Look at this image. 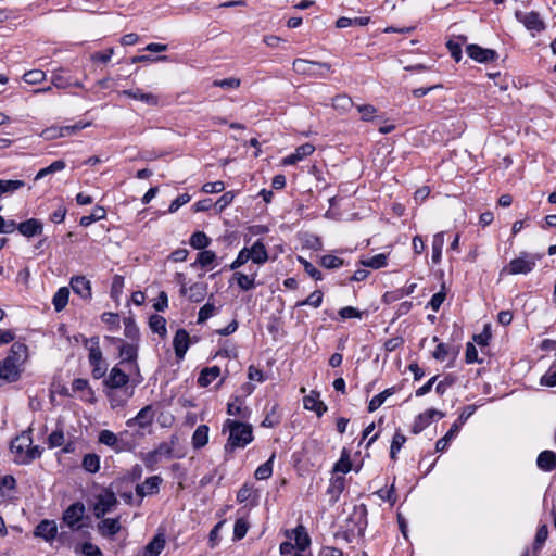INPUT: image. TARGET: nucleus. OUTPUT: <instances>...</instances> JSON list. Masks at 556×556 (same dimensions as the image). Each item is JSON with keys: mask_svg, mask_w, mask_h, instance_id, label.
Instances as JSON below:
<instances>
[{"mask_svg": "<svg viewBox=\"0 0 556 556\" xmlns=\"http://www.w3.org/2000/svg\"><path fill=\"white\" fill-rule=\"evenodd\" d=\"M215 260H216L215 252L204 249L198 253L197 261L192 264V266H195L197 264H199L202 267H206V266L211 265Z\"/></svg>", "mask_w": 556, "mask_h": 556, "instance_id": "4d7b16f0", "label": "nucleus"}, {"mask_svg": "<svg viewBox=\"0 0 556 556\" xmlns=\"http://www.w3.org/2000/svg\"><path fill=\"white\" fill-rule=\"evenodd\" d=\"M137 384L130 386L125 389H109L106 396L112 408L123 407L128 400L134 395V390Z\"/></svg>", "mask_w": 556, "mask_h": 556, "instance_id": "f8f14e48", "label": "nucleus"}, {"mask_svg": "<svg viewBox=\"0 0 556 556\" xmlns=\"http://www.w3.org/2000/svg\"><path fill=\"white\" fill-rule=\"evenodd\" d=\"M460 430V425L458 422H454L450 430L445 433V435L439 439L435 443V450L438 452H443L447 448L451 441L457 435Z\"/></svg>", "mask_w": 556, "mask_h": 556, "instance_id": "f704fd0d", "label": "nucleus"}, {"mask_svg": "<svg viewBox=\"0 0 556 556\" xmlns=\"http://www.w3.org/2000/svg\"><path fill=\"white\" fill-rule=\"evenodd\" d=\"M106 212L102 206H96L90 215H85L80 218L79 224L83 227H88L92 223L105 218Z\"/></svg>", "mask_w": 556, "mask_h": 556, "instance_id": "79ce46f5", "label": "nucleus"}, {"mask_svg": "<svg viewBox=\"0 0 556 556\" xmlns=\"http://www.w3.org/2000/svg\"><path fill=\"white\" fill-rule=\"evenodd\" d=\"M206 285L203 282H195L187 288L185 285L180 288V293L187 295L192 302H201L206 295Z\"/></svg>", "mask_w": 556, "mask_h": 556, "instance_id": "4be33fe9", "label": "nucleus"}, {"mask_svg": "<svg viewBox=\"0 0 556 556\" xmlns=\"http://www.w3.org/2000/svg\"><path fill=\"white\" fill-rule=\"evenodd\" d=\"M35 535L51 542L58 535V527L54 520L45 519L35 529Z\"/></svg>", "mask_w": 556, "mask_h": 556, "instance_id": "aec40b11", "label": "nucleus"}, {"mask_svg": "<svg viewBox=\"0 0 556 556\" xmlns=\"http://www.w3.org/2000/svg\"><path fill=\"white\" fill-rule=\"evenodd\" d=\"M292 533L295 541L294 546L300 551H305L311 544V538L304 526L299 525L295 529L292 530Z\"/></svg>", "mask_w": 556, "mask_h": 556, "instance_id": "2f4dec72", "label": "nucleus"}, {"mask_svg": "<svg viewBox=\"0 0 556 556\" xmlns=\"http://www.w3.org/2000/svg\"><path fill=\"white\" fill-rule=\"evenodd\" d=\"M124 333L128 339H130V342L138 343L139 329L131 317L124 318Z\"/></svg>", "mask_w": 556, "mask_h": 556, "instance_id": "09e8293b", "label": "nucleus"}, {"mask_svg": "<svg viewBox=\"0 0 556 556\" xmlns=\"http://www.w3.org/2000/svg\"><path fill=\"white\" fill-rule=\"evenodd\" d=\"M406 442V437L402 434L401 432H396L393 435L391 447H390V457L394 459L396 457V454L400 452L404 443Z\"/></svg>", "mask_w": 556, "mask_h": 556, "instance_id": "e2e57ef3", "label": "nucleus"}, {"mask_svg": "<svg viewBox=\"0 0 556 556\" xmlns=\"http://www.w3.org/2000/svg\"><path fill=\"white\" fill-rule=\"evenodd\" d=\"M466 51L471 59L479 63L492 62L498 58L495 50L482 48L478 45H468Z\"/></svg>", "mask_w": 556, "mask_h": 556, "instance_id": "4468645a", "label": "nucleus"}, {"mask_svg": "<svg viewBox=\"0 0 556 556\" xmlns=\"http://www.w3.org/2000/svg\"><path fill=\"white\" fill-rule=\"evenodd\" d=\"M249 250L253 263L262 265L268 261V252L262 240H256Z\"/></svg>", "mask_w": 556, "mask_h": 556, "instance_id": "bb28decb", "label": "nucleus"}, {"mask_svg": "<svg viewBox=\"0 0 556 556\" xmlns=\"http://www.w3.org/2000/svg\"><path fill=\"white\" fill-rule=\"evenodd\" d=\"M515 17L518 22L522 23L523 26L530 31H543L545 29V23L541 18L540 14L535 11L522 13L517 11Z\"/></svg>", "mask_w": 556, "mask_h": 556, "instance_id": "9b49d317", "label": "nucleus"}, {"mask_svg": "<svg viewBox=\"0 0 556 556\" xmlns=\"http://www.w3.org/2000/svg\"><path fill=\"white\" fill-rule=\"evenodd\" d=\"M150 328L160 336L166 334V319L160 315H152L149 320Z\"/></svg>", "mask_w": 556, "mask_h": 556, "instance_id": "5fc2aeb1", "label": "nucleus"}, {"mask_svg": "<svg viewBox=\"0 0 556 556\" xmlns=\"http://www.w3.org/2000/svg\"><path fill=\"white\" fill-rule=\"evenodd\" d=\"M63 72V68H59L58 71H54L51 75V85L58 89H65L72 86L71 77L64 76Z\"/></svg>", "mask_w": 556, "mask_h": 556, "instance_id": "37998d69", "label": "nucleus"}, {"mask_svg": "<svg viewBox=\"0 0 556 556\" xmlns=\"http://www.w3.org/2000/svg\"><path fill=\"white\" fill-rule=\"evenodd\" d=\"M274 458H275V454H273L267 462H265L264 464L260 465L256 468V470L254 472V477L257 480H266L273 475Z\"/></svg>", "mask_w": 556, "mask_h": 556, "instance_id": "3c124183", "label": "nucleus"}, {"mask_svg": "<svg viewBox=\"0 0 556 556\" xmlns=\"http://www.w3.org/2000/svg\"><path fill=\"white\" fill-rule=\"evenodd\" d=\"M31 444V430L23 431L12 440L10 448L14 454V462L16 464L27 465L41 456L43 448L39 445L33 446Z\"/></svg>", "mask_w": 556, "mask_h": 556, "instance_id": "f03ea898", "label": "nucleus"}, {"mask_svg": "<svg viewBox=\"0 0 556 556\" xmlns=\"http://www.w3.org/2000/svg\"><path fill=\"white\" fill-rule=\"evenodd\" d=\"M256 273L252 275H245L241 271H235L232 278L237 281V285L242 291H250L256 287Z\"/></svg>", "mask_w": 556, "mask_h": 556, "instance_id": "473e14b6", "label": "nucleus"}, {"mask_svg": "<svg viewBox=\"0 0 556 556\" xmlns=\"http://www.w3.org/2000/svg\"><path fill=\"white\" fill-rule=\"evenodd\" d=\"M303 403L306 409L315 412L319 417L327 412V406L313 395L305 396Z\"/></svg>", "mask_w": 556, "mask_h": 556, "instance_id": "c03bdc74", "label": "nucleus"}, {"mask_svg": "<svg viewBox=\"0 0 556 556\" xmlns=\"http://www.w3.org/2000/svg\"><path fill=\"white\" fill-rule=\"evenodd\" d=\"M165 547L163 534L155 535L144 547L143 556H159Z\"/></svg>", "mask_w": 556, "mask_h": 556, "instance_id": "c756f323", "label": "nucleus"}, {"mask_svg": "<svg viewBox=\"0 0 556 556\" xmlns=\"http://www.w3.org/2000/svg\"><path fill=\"white\" fill-rule=\"evenodd\" d=\"M538 467L543 471H552L556 468V454L553 451H543L536 458Z\"/></svg>", "mask_w": 556, "mask_h": 556, "instance_id": "c85d7f7f", "label": "nucleus"}, {"mask_svg": "<svg viewBox=\"0 0 556 556\" xmlns=\"http://www.w3.org/2000/svg\"><path fill=\"white\" fill-rule=\"evenodd\" d=\"M85 515V505L81 502H76L70 505L63 513L62 521L72 530H79V523Z\"/></svg>", "mask_w": 556, "mask_h": 556, "instance_id": "6e6552de", "label": "nucleus"}, {"mask_svg": "<svg viewBox=\"0 0 556 556\" xmlns=\"http://www.w3.org/2000/svg\"><path fill=\"white\" fill-rule=\"evenodd\" d=\"M23 79L29 85H36L46 79V73L41 70H31L24 74Z\"/></svg>", "mask_w": 556, "mask_h": 556, "instance_id": "052dcab7", "label": "nucleus"}, {"mask_svg": "<svg viewBox=\"0 0 556 556\" xmlns=\"http://www.w3.org/2000/svg\"><path fill=\"white\" fill-rule=\"evenodd\" d=\"M217 308L214 304L206 303L203 305L198 314V324H203L210 317H212L216 313Z\"/></svg>", "mask_w": 556, "mask_h": 556, "instance_id": "338daca9", "label": "nucleus"}, {"mask_svg": "<svg viewBox=\"0 0 556 556\" xmlns=\"http://www.w3.org/2000/svg\"><path fill=\"white\" fill-rule=\"evenodd\" d=\"M16 229L23 236L30 238L42 232V224L36 218H30L16 225Z\"/></svg>", "mask_w": 556, "mask_h": 556, "instance_id": "393cba45", "label": "nucleus"}, {"mask_svg": "<svg viewBox=\"0 0 556 556\" xmlns=\"http://www.w3.org/2000/svg\"><path fill=\"white\" fill-rule=\"evenodd\" d=\"M80 551L85 556H103L102 551L90 542H85L80 547H76V552Z\"/></svg>", "mask_w": 556, "mask_h": 556, "instance_id": "774afa93", "label": "nucleus"}, {"mask_svg": "<svg viewBox=\"0 0 556 556\" xmlns=\"http://www.w3.org/2000/svg\"><path fill=\"white\" fill-rule=\"evenodd\" d=\"M190 245L197 250H204L210 245L211 239L203 231H195L189 240Z\"/></svg>", "mask_w": 556, "mask_h": 556, "instance_id": "49530a36", "label": "nucleus"}, {"mask_svg": "<svg viewBox=\"0 0 556 556\" xmlns=\"http://www.w3.org/2000/svg\"><path fill=\"white\" fill-rule=\"evenodd\" d=\"M83 343L89 351L88 359L92 368V377L94 379L104 377L108 365L103 358L99 337L84 338Z\"/></svg>", "mask_w": 556, "mask_h": 556, "instance_id": "7ed1b4c3", "label": "nucleus"}, {"mask_svg": "<svg viewBox=\"0 0 556 556\" xmlns=\"http://www.w3.org/2000/svg\"><path fill=\"white\" fill-rule=\"evenodd\" d=\"M27 357V346L22 342H14L11 345L9 355L4 361H10L20 367L21 363Z\"/></svg>", "mask_w": 556, "mask_h": 556, "instance_id": "cd10ccee", "label": "nucleus"}, {"mask_svg": "<svg viewBox=\"0 0 556 556\" xmlns=\"http://www.w3.org/2000/svg\"><path fill=\"white\" fill-rule=\"evenodd\" d=\"M23 180H3L0 179V194L13 193L14 191L24 187Z\"/></svg>", "mask_w": 556, "mask_h": 556, "instance_id": "13d9d810", "label": "nucleus"}, {"mask_svg": "<svg viewBox=\"0 0 556 556\" xmlns=\"http://www.w3.org/2000/svg\"><path fill=\"white\" fill-rule=\"evenodd\" d=\"M90 125H91L90 122H86V123L77 122L73 125L60 126L59 135H61L63 137L72 136V135L78 132L79 130L89 127Z\"/></svg>", "mask_w": 556, "mask_h": 556, "instance_id": "6e6d98bb", "label": "nucleus"}, {"mask_svg": "<svg viewBox=\"0 0 556 556\" xmlns=\"http://www.w3.org/2000/svg\"><path fill=\"white\" fill-rule=\"evenodd\" d=\"M251 260L249 248H243L238 253L236 260L229 265L230 270H236Z\"/></svg>", "mask_w": 556, "mask_h": 556, "instance_id": "680f3d73", "label": "nucleus"}, {"mask_svg": "<svg viewBox=\"0 0 556 556\" xmlns=\"http://www.w3.org/2000/svg\"><path fill=\"white\" fill-rule=\"evenodd\" d=\"M190 345V336L185 329H178L173 339V346L177 359L181 361Z\"/></svg>", "mask_w": 556, "mask_h": 556, "instance_id": "2eb2a0df", "label": "nucleus"}, {"mask_svg": "<svg viewBox=\"0 0 556 556\" xmlns=\"http://www.w3.org/2000/svg\"><path fill=\"white\" fill-rule=\"evenodd\" d=\"M315 151V147L312 143L301 144L295 151L283 159L285 165H294L302 161L304 157L311 155Z\"/></svg>", "mask_w": 556, "mask_h": 556, "instance_id": "b1692460", "label": "nucleus"}, {"mask_svg": "<svg viewBox=\"0 0 556 556\" xmlns=\"http://www.w3.org/2000/svg\"><path fill=\"white\" fill-rule=\"evenodd\" d=\"M332 106L340 113H346L354 106V103L349 96L338 94L332 99Z\"/></svg>", "mask_w": 556, "mask_h": 556, "instance_id": "a19ab883", "label": "nucleus"}, {"mask_svg": "<svg viewBox=\"0 0 556 556\" xmlns=\"http://www.w3.org/2000/svg\"><path fill=\"white\" fill-rule=\"evenodd\" d=\"M118 501L113 491L105 489L102 493L96 496V502L92 505L93 516L97 519L103 518L106 514L111 513Z\"/></svg>", "mask_w": 556, "mask_h": 556, "instance_id": "0eeeda50", "label": "nucleus"}, {"mask_svg": "<svg viewBox=\"0 0 556 556\" xmlns=\"http://www.w3.org/2000/svg\"><path fill=\"white\" fill-rule=\"evenodd\" d=\"M229 432L227 443L225 444V452L229 453L236 448H243L253 441V429L250 424L226 419L223 425V430Z\"/></svg>", "mask_w": 556, "mask_h": 556, "instance_id": "f257e3e1", "label": "nucleus"}, {"mask_svg": "<svg viewBox=\"0 0 556 556\" xmlns=\"http://www.w3.org/2000/svg\"><path fill=\"white\" fill-rule=\"evenodd\" d=\"M444 245V232H438L433 236L432 240V255L431 260L434 264H439L441 262L442 250Z\"/></svg>", "mask_w": 556, "mask_h": 556, "instance_id": "4c0bfd02", "label": "nucleus"}, {"mask_svg": "<svg viewBox=\"0 0 556 556\" xmlns=\"http://www.w3.org/2000/svg\"><path fill=\"white\" fill-rule=\"evenodd\" d=\"M73 291L84 300L91 299V283L85 276H74L70 282Z\"/></svg>", "mask_w": 556, "mask_h": 556, "instance_id": "6ab92c4d", "label": "nucleus"}, {"mask_svg": "<svg viewBox=\"0 0 556 556\" xmlns=\"http://www.w3.org/2000/svg\"><path fill=\"white\" fill-rule=\"evenodd\" d=\"M138 349L139 345L136 342H121L118 345V352L121 357L119 364H129L135 370V375L132 376V383L139 384L142 381V376L140 374L139 365L137 363L138 359Z\"/></svg>", "mask_w": 556, "mask_h": 556, "instance_id": "423d86ee", "label": "nucleus"}, {"mask_svg": "<svg viewBox=\"0 0 556 556\" xmlns=\"http://www.w3.org/2000/svg\"><path fill=\"white\" fill-rule=\"evenodd\" d=\"M21 376V369L10 361L0 362V386L16 381Z\"/></svg>", "mask_w": 556, "mask_h": 556, "instance_id": "f3484780", "label": "nucleus"}, {"mask_svg": "<svg viewBox=\"0 0 556 556\" xmlns=\"http://www.w3.org/2000/svg\"><path fill=\"white\" fill-rule=\"evenodd\" d=\"M162 481L163 480L160 476H152L147 478L142 484H138L136 486L137 495L142 498L147 495L159 493Z\"/></svg>", "mask_w": 556, "mask_h": 556, "instance_id": "a211bd4d", "label": "nucleus"}, {"mask_svg": "<svg viewBox=\"0 0 556 556\" xmlns=\"http://www.w3.org/2000/svg\"><path fill=\"white\" fill-rule=\"evenodd\" d=\"M126 432H124V434ZM121 435H123V433H121ZM98 440L101 444H104V445L111 447L116 453L131 450V445L129 443L125 442L122 439V437H118L111 430L105 429V430L100 431Z\"/></svg>", "mask_w": 556, "mask_h": 556, "instance_id": "9d476101", "label": "nucleus"}, {"mask_svg": "<svg viewBox=\"0 0 556 556\" xmlns=\"http://www.w3.org/2000/svg\"><path fill=\"white\" fill-rule=\"evenodd\" d=\"M72 389L74 392H80V399L92 403L94 401V392L92 391L91 387L89 386V382L87 379L83 378H76L72 382Z\"/></svg>", "mask_w": 556, "mask_h": 556, "instance_id": "a878e982", "label": "nucleus"}, {"mask_svg": "<svg viewBox=\"0 0 556 556\" xmlns=\"http://www.w3.org/2000/svg\"><path fill=\"white\" fill-rule=\"evenodd\" d=\"M292 66L296 74L313 78H326V75L331 72L329 63L305 59H295Z\"/></svg>", "mask_w": 556, "mask_h": 556, "instance_id": "20e7f679", "label": "nucleus"}, {"mask_svg": "<svg viewBox=\"0 0 556 556\" xmlns=\"http://www.w3.org/2000/svg\"><path fill=\"white\" fill-rule=\"evenodd\" d=\"M361 263L363 266L370 267L374 269H379V268L386 267L388 264L387 255L384 253H380V254L374 255L367 260H363Z\"/></svg>", "mask_w": 556, "mask_h": 556, "instance_id": "864d4df0", "label": "nucleus"}, {"mask_svg": "<svg viewBox=\"0 0 556 556\" xmlns=\"http://www.w3.org/2000/svg\"><path fill=\"white\" fill-rule=\"evenodd\" d=\"M220 375V368L218 366L206 367L201 370L198 378L200 387H207Z\"/></svg>", "mask_w": 556, "mask_h": 556, "instance_id": "72a5a7b5", "label": "nucleus"}, {"mask_svg": "<svg viewBox=\"0 0 556 556\" xmlns=\"http://www.w3.org/2000/svg\"><path fill=\"white\" fill-rule=\"evenodd\" d=\"M248 407L242 406L240 399L237 396L233 402L228 403L227 405V414L230 416H239L241 418L249 417Z\"/></svg>", "mask_w": 556, "mask_h": 556, "instance_id": "a18cd8bd", "label": "nucleus"}, {"mask_svg": "<svg viewBox=\"0 0 556 556\" xmlns=\"http://www.w3.org/2000/svg\"><path fill=\"white\" fill-rule=\"evenodd\" d=\"M435 417L441 419L444 417V413H442L438 409H434V408H430V409H427L425 413L419 414L413 425V432L414 433L421 432L426 427H428L430 425L432 419Z\"/></svg>", "mask_w": 556, "mask_h": 556, "instance_id": "dca6fc26", "label": "nucleus"}, {"mask_svg": "<svg viewBox=\"0 0 556 556\" xmlns=\"http://www.w3.org/2000/svg\"><path fill=\"white\" fill-rule=\"evenodd\" d=\"M541 258L539 254L520 252L519 256L513 258L502 273L507 271L509 275H527L536 266V262Z\"/></svg>", "mask_w": 556, "mask_h": 556, "instance_id": "39448f33", "label": "nucleus"}, {"mask_svg": "<svg viewBox=\"0 0 556 556\" xmlns=\"http://www.w3.org/2000/svg\"><path fill=\"white\" fill-rule=\"evenodd\" d=\"M122 94L134 100L144 102L146 104L151 106H156L160 102L159 96L149 92H143V90L139 88L123 90Z\"/></svg>", "mask_w": 556, "mask_h": 556, "instance_id": "5701e85b", "label": "nucleus"}, {"mask_svg": "<svg viewBox=\"0 0 556 556\" xmlns=\"http://www.w3.org/2000/svg\"><path fill=\"white\" fill-rule=\"evenodd\" d=\"M395 392H396L395 387H392V388H388L384 391L380 392L379 394L375 395L369 401L368 412L372 413V412L377 410L384 403V401L389 396L393 395Z\"/></svg>", "mask_w": 556, "mask_h": 556, "instance_id": "e433bc0d", "label": "nucleus"}, {"mask_svg": "<svg viewBox=\"0 0 556 556\" xmlns=\"http://www.w3.org/2000/svg\"><path fill=\"white\" fill-rule=\"evenodd\" d=\"M130 382L132 383V378L119 367V364L112 367L108 377L104 379V384L108 389L129 388L128 384Z\"/></svg>", "mask_w": 556, "mask_h": 556, "instance_id": "1a4fd4ad", "label": "nucleus"}, {"mask_svg": "<svg viewBox=\"0 0 556 556\" xmlns=\"http://www.w3.org/2000/svg\"><path fill=\"white\" fill-rule=\"evenodd\" d=\"M155 417V410L152 405H147L142 407L138 414L126 421V426L128 428H132L138 426L139 428H147L152 425Z\"/></svg>", "mask_w": 556, "mask_h": 556, "instance_id": "ddd939ff", "label": "nucleus"}, {"mask_svg": "<svg viewBox=\"0 0 556 556\" xmlns=\"http://www.w3.org/2000/svg\"><path fill=\"white\" fill-rule=\"evenodd\" d=\"M81 465L86 471L96 473L100 469V457L97 454H86Z\"/></svg>", "mask_w": 556, "mask_h": 556, "instance_id": "8fccbe9b", "label": "nucleus"}, {"mask_svg": "<svg viewBox=\"0 0 556 556\" xmlns=\"http://www.w3.org/2000/svg\"><path fill=\"white\" fill-rule=\"evenodd\" d=\"M161 453H167V454H170V448L166 445V444H161L156 450L152 451V452H149L147 453L143 457H142V460L144 463V465L153 470L154 469V466L157 464L159 462V454Z\"/></svg>", "mask_w": 556, "mask_h": 556, "instance_id": "c9c22d12", "label": "nucleus"}, {"mask_svg": "<svg viewBox=\"0 0 556 556\" xmlns=\"http://www.w3.org/2000/svg\"><path fill=\"white\" fill-rule=\"evenodd\" d=\"M358 113L361 114V119L365 122L372 121L375 118V114L377 112L376 108L371 104H362L356 106Z\"/></svg>", "mask_w": 556, "mask_h": 556, "instance_id": "69168bd1", "label": "nucleus"}, {"mask_svg": "<svg viewBox=\"0 0 556 556\" xmlns=\"http://www.w3.org/2000/svg\"><path fill=\"white\" fill-rule=\"evenodd\" d=\"M64 441L65 438L63 430L56 429L48 437V446L49 448L59 447L63 445Z\"/></svg>", "mask_w": 556, "mask_h": 556, "instance_id": "0e129e2a", "label": "nucleus"}, {"mask_svg": "<svg viewBox=\"0 0 556 556\" xmlns=\"http://www.w3.org/2000/svg\"><path fill=\"white\" fill-rule=\"evenodd\" d=\"M121 521L119 518H105L102 519L98 526L97 530L99 534L103 538H112L121 530Z\"/></svg>", "mask_w": 556, "mask_h": 556, "instance_id": "412c9836", "label": "nucleus"}, {"mask_svg": "<svg viewBox=\"0 0 556 556\" xmlns=\"http://www.w3.org/2000/svg\"><path fill=\"white\" fill-rule=\"evenodd\" d=\"M70 290L66 287L60 288L53 295L52 304L56 312H61L68 303Z\"/></svg>", "mask_w": 556, "mask_h": 556, "instance_id": "58836bf2", "label": "nucleus"}, {"mask_svg": "<svg viewBox=\"0 0 556 556\" xmlns=\"http://www.w3.org/2000/svg\"><path fill=\"white\" fill-rule=\"evenodd\" d=\"M249 530V522L244 518H239L235 522L233 527V540H242Z\"/></svg>", "mask_w": 556, "mask_h": 556, "instance_id": "bf43d9fd", "label": "nucleus"}, {"mask_svg": "<svg viewBox=\"0 0 556 556\" xmlns=\"http://www.w3.org/2000/svg\"><path fill=\"white\" fill-rule=\"evenodd\" d=\"M457 353H458V351H456L455 349L448 346L447 344L439 343L437 345L435 350L433 351L432 356L437 361L443 362L447 357V355H450V354H452L453 357L455 358Z\"/></svg>", "mask_w": 556, "mask_h": 556, "instance_id": "603ef678", "label": "nucleus"}, {"mask_svg": "<svg viewBox=\"0 0 556 556\" xmlns=\"http://www.w3.org/2000/svg\"><path fill=\"white\" fill-rule=\"evenodd\" d=\"M547 538H548V528H547V526L546 525L540 526L538 531H536V534H535V538H534V542H533V547H532L533 556H538V554L542 549V547H543L545 541L547 540Z\"/></svg>", "mask_w": 556, "mask_h": 556, "instance_id": "ea45409f", "label": "nucleus"}, {"mask_svg": "<svg viewBox=\"0 0 556 556\" xmlns=\"http://www.w3.org/2000/svg\"><path fill=\"white\" fill-rule=\"evenodd\" d=\"M208 427L206 425H200L194 430L191 439L193 448L199 450L204 447L208 442Z\"/></svg>", "mask_w": 556, "mask_h": 556, "instance_id": "7c9ffc66", "label": "nucleus"}, {"mask_svg": "<svg viewBox=\"0 0 556 556\" xmlns=\"http://www.w3.org/2000/svg\"><path fill=\"white\" fill-rule=\"evenodd\" d=\"M66 164L64 161L62 160H58V161H54L52 162L49 166L45 167V168H41L35 176V180H40L42 179L43 177L50 175V174H53V173H56V172H61L65 168Z\"/></svg>", "mask_w": 556, "mask_h": 556, "instance_id": "de8ad7c7", "label": "nucleus"}]
</instances>
